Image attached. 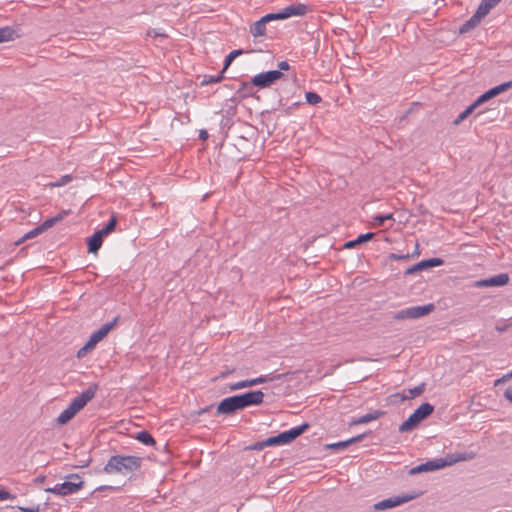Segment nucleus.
I'll use <instances>...</instances> for the list:
<instances>
[{
  "instance_id": "ddd939ff",
  "label": "nucleus",
  "mask_w": 512,
  "mask_h": 512,
  "mask_svg": "<svg viewBox=\"0 0 512 512\" xmlns=\"http://www.w3.org/2000/svg\"><path fill=\"white\" fill-rule=\"evenodd\" d=\"M443 263H444V261L441 258H430V259L422 260V261L414 264L413 266L409 267L405 271V274L411 275V274H414V273H417V272H420L423 270H427L429 268L441 266Z\"/></svg>"
},
{
  "instance_id": "aec40b11",
  "label": "nucleus",
  "mask_w": 512,
  "mask_h": 512,
  "mask_svg": "<svg viewBox=\"0 0 512 512\" xmlns=\"http://www.w3.org/2000/svg\"><path fill=\"white\" fill-rule=\"evenodd\" d=\"M18 37L19 35L12 27H0V43L13 41Z\"/></svg>"
},
{
  "instance_id": "5fc2aeb1",
  "label": "nucleus",
  "mask_w": 512,
  "mask_h": 512,
  "mask_svg": "<svg viewBox=\"0 0 512 512\" xmlns=\"http://www.w3.org/2000/svg\"><path fill=\"white\" fill-rule=\"evenodd\" d=\"M199 137H200L201 139H206V138L208 137V133H207V131H206V130H201V131H200V134H199Z\"/></svg>"
},
{
  "instance_id": "6e6552de",
  "label": "nucleus",
  "mask_w": 512,
  "mask_h": 512,
  "mask_svg": "<svg viewBox=\"0 0 512 512\" xmlns=\"http://www.w3.org/2000/svg\"><path fill=\"white\" fill-rule=\"evenodd\" d=\"M96 391V385L89 386L86 390H84L80 395L76 396L71 401L69 407H71L74 412L78 413L95 396Z\"/></svg>"
},
{
  "instance_id": "0eeeda50",
  "label": "nucleus",
  "mask_w": 512,
  "mask_h": 512,
  "mask_svg": "<svg viewBox=\"0 0 512 512\" xmlns=\"http://www.w3.org/2000/svg\"><path fill=\"white\" fill-rule=\"evenodd\" d=\"M282 77L283 73L281 71L270 70L255 75L252 78V83L259 88H267Z\"/></svg>"
},
{
  "instance_id": "864d4df0",
  "label": "nucleus",
  "mask_w": 512,
  "mask_h": 512,
  "mask_svg": "<svg viewBox=\"0 0 512 512\" xmlns=\"http://www.w3.org/2000/svg\"><path fill=\"white\" fill-rule=\"evenodd\" d=\"M45 478H46L45 476L40 475V476H38V477H36V478L34 479V482H35V483H43V482L45 481Z\"/></svg>"
},
{
  "instance_id": "6ab92c4d",
  "label": "nucleus",
  "mask_w": 512,
  "mask_h": 512,
  "mask_svg": "<svg viewBox=\"0 0 512 512\" xmlns=\"http://www.w3.org/2000/svg\"><path fill=\"white\" fill-rule=\"evenodd\" d=\"M364 437H365V434H361V435L352 437L345 441H340V442L329 444V445H327V448L332 449V450H341V449L348 447L350 444L361 441Z\"/></svg>"
},
{
  "instance_id": "de8ad7c7",
  "label": "nucleus",
  "mask_w": 512,
  "mask_h": 512,
  "mask_svg": "<svg viewBox=\"0 0 512 512\" xmlns=\"http://www.w3.org/2000/svg\"><path fill=\"white\" fill-rule=\"evenodd\" d=\"M66 478H67V481H72V482L82 481L81 477L78 474H69Z\"/></svg>"
},
{
  "instance_id": "3c124183",
  "label": "nucleus",
  "mask_w": 512,
  "mask_h": 512,
  "mask_svg": "<svg viewBox=\"0 0 512 512\" xmlns=\"http://www.w3.org/2000/svg\"><path fill=\"white\" fill-rule=\"evenodd\" d=\"M298 105H299V102H295V103H293L291 106L287 107V108L284 110L285 114H286V115H290V114H291V112H292L293 107H296V106H298Z\"/></svg>"
},
{
  "instance_id": "2f4dec72",
  "label": "nucleus",
  "mask_w": 512,
  "mask_h": 512,
  "mask_svg": "<svg viewBox=\"0 0 512 512\" xmlns=\"http://www.w3.org/2000/svg\"><path fill=\"white\" fill-rule=\"evenodd\" d=\"M425 384L422 383L414 388L408 390V395L404 397V399H413L424 392Z\"/></svg>"
},
{
  "instance_id": "ea45409f",
  "label": "nucleus",
  "mask_w": 512,
  "mask_h": 512,
  "mask_svg": "<svg viewBox=\"0 0 512 512\" xmlns=\"http://www.w3.org/2000/svg\"><path fill=\"white\" fill-rule=\"evenodd\" d=\"M116 224H117V219H116V217H115V216H112V217L110 218V220L108 221V223L105 225V227H104V228L106 229V231H108L109 233H111V232L115 229Z\"/></svg>"
},
{
  "instance_id": "79ce46f5",
  "label": "nucleus",
  "mask_w": 512,
  "mask_h": 512,
  "mask_svg": "<svg viewBox=\"0 0 512 512\" xmlns=\"http://www.w3.org/2000/svg\"><path fill=\"white\" fill-rule=\"evenodd\" d=\"M14 498H15V496L12 495L10 492L0 489V501L14 499Z\"/></svg>"
},
{
  "instance_id": "b1692460",
  "label": "nucleus",
  "mask_w": 512,
  "mask_h": 512,
  "mask_svg": "<svg viewBox=\"0 0 512 512\" xmlns=\"http://www.w3.org/2000/svg\"><path fill=\"white\" fill-rule=\"evenodd\" d=\"M255 85L252 83V81L249 83V82H243L239 89L237 90V93L239 94L240 97L242 98H245V97H250L254 94V90H253V87Z\"/></svg>"
},
{
  "instance_id": "e433bc0d",
  "label": "nucleus",
  "mask_w": 512,
  "mask_h": 512,
  "mask_svg": "<svg viewBox=\"0 0 512 512\" xmlns=\"http://www.w3.org/2000/svg\"><path fill=\"white\" fill-rule=\"evenodd\" d=\"M72 180V177L70 175H64L61 177V179L57 182L50 183L51 187H60L66 185L68 182Z\"/></svg>"
},
{
  "instance_id": "c85d7f7f",
  "label": "nucleus",
  "mask_w": 512,
  "mask_h": 512,
  "mask_svg": "<svg viewBox=\"0 0 512 512\" xmlns=\"http://www.w3.org/2000/svg\"><path fill=\"white\" fill-rule=\"evenodd\" d=\"M66 214H67V211H63L62 213H59L55 217H52V218H49V219L45 220L41 224V227H42L43 231H45V230L51 228L52 226H54L57 222L62 220L64 215H66Z\"/></svg>"
},
{
  "instance_id": "f03ea898",
  "label": "nucleus",
  "mask_w": 512,
  "mask_h": 512,
  "mask_svg": "<svg viewBox=\"0 0 512 512\" xmlns=\"http://www.w3.org/2000/svg\"><path fill=\"white\" fill-rule=\"evenodd\" d=\"M475 456L476 455L474 452H468V451L450 453V454H447L443 458L432 459L425 463L417 465V466L411 468L409 473L411 475H414V474H418V473H422V472L435 471L438 469H442L446 466H451L458 462L472 460L475 458Z\"/></svg>"
},
{
  "instance_id": "9d476101",
  "label": "nucleus",
  "mask_w": 512,
  "mask_h": 512,
  "mask_svg": "<svg viewBox=\"0 0 512 512\" xmlns=\"http://www.w3.org/2000/svg\"><path fill=\"white\" fill-rule=\"evenodd\" d=\"M414 496L412 495H404V496H394L390 497L384 500H381L374 504V509L377 511H382L390 508H394L396 506H399L403 503H406L410 500H412Z\"/></svg>"
},
{
  "instance_id": "412c9836",
  "label": "nucleus",
  "mask_w": 512,
  "mask_h": 512,
  "mask_svg": "<svg viewBox=\"0 0 512 512\" xmlns=\"http://www.w3.org/2000/svg\"><path fill=\"white\" fill-rule=\"evenodd\" d=\"M501 0H482L477 8L479 14L486 17L489 12L496 7Z\"/></svg>"
},
{
  "instance_id": "f3484780",
  "label": "nucleus",
  "mask_w": 512,
  "mask_h": 512,
  "mask_svg": "<svg viewBox=\"0 0 512 512\" xmlns=\"http://www.w3.org/2000/svg\"><path fill=\"white\" fill-rule=\"evenodd\" d=\"M84 486V481L72 482V481H64L60 483V488L63 491V497L67 495H71L77 493Z\"/></svg>"
},
{
  "instance_id": "393cba45",
  "label": "nucleus",
  "mask_w": 512,
  "mask_h": 512,
  "mask_svg": "<svg viewBox=\"0 0 512 512\" xmlns=\"http://www.w3.org/2000/svg\"><path fill=\"white\" fill-rule=\"evenodd\" d=\"M77 413L71 407L64 409L58 416L57 422L61 425L68 423Z\"/></svg>"
},
{
  "instance_id": "7c9ffc66",
  "label": "nucleus",
  "mask_w": 512,
  "mask_h": 512,
  "mask_svg": "<svg viewBox=\"0 0 512 512\" xmlns=\"http://www.w3.org/2000/svg\"><path fill=\"white\" fill-rule=\"evenodd\" d=\"M244 51L242 49H238V50H233L231 51L225 58L224 60V67H223V71H225L230 65L231 63L234 61V59L243 54Z\"/></svg>"
},
{
  "instance_id": "4468645a",
  "label": "nucleus",
  "mask_w": 512,
  "mask_h": 512,
  "mask_svg": "<svg viewBox=\"0 0 512 512\" xmlns=\"http://www.w3.org/2000/svg\"><path fill=\"white\" fill-rule=\"evenodd\" d=\"M272 20H276L273 13L266 14L250 27V33L254 37L264 36L266 34V24Z\"/></svg>"
},
{
  "instance_id": "603ef678",
  "label": "nucleus",
  "mask_w": 512,
  "mask_h": 512,
  "mask_svg": "<svg viewBox=\"0 0 512 512\" xmlns=\"http://www.w3.org/2000/svg\"><path fill=\"white\" fill-rule=\"evenodd\" d=\"M97 343H98V342L93 341V339H92V338H91V336H90V337H89V340L87 341V343H86V344H87V345L90 347V349L92 350V349L96 346V344H97Z\"/></svg>"
},
{
  "instance_id": "20e7f679",
  "label": "nucleus",
  "mask_w": 512,
  "mask_h": 512,
  "mask_svg": "<svg viewBox=\"0 0 512 512\" xmlns=\"http://www.w3.org/2000/svg\"><path fill=\"white\" fill-rule=\"evenodd\" d=\"M309 425L307 423H303L299 426L293 427L290 430L279 433L276 436L269 437L264 441L256 444L255 448L262 449L264 447L269 446H278V445H286L291 443L297 437H299L302 433H304L308 429Z\"/></svg>"
},
{
  "instance_id": "4c0bfd02",
  "label": "nucleus",
  "mask_w": 512,
  "mask_h": 512,
  "mask_svg": "<svg viewBox=\"0 0 512 512\" xmlns=\"http://www.w3.org/2000/svg\"><path fill=\"white\" fill-rule=\"evenodd\" d=\"M45 492L52 493V494H55V495L63 497V491L60 488V483L56 484L53 487L45 488Z\"/></svg>"
},
{
  "instance_id": "c9c22d12",
  "label": "nucleus",
  "mask_w": 512,
  "mask_h": 512,
  "mask_svg": "<svg viewBox=\"0 0 512 512\" xmlns=\"http://www.w3.org/2000/svg\"><path fill=\"white\" fill-rule=\"evenodd\" d=\"M492 99V96H491V93L490 91H486L484 92L482 95H480L473 103L472 105L474 106V108L476 109L477 107H479L480 105H482L483 103L487 102L488 100Z\"/></svg>"
},
{
  "instance_id": "2eb2a0df",
  "label": "nucleus",
  "mask_w": 512,
  "mask_h": 512,
  "mask_svg": "<svg viewBox=\"0 0 512 512\" xmlns=\"http://www.w3.org/2000/svg\"><path fill=\"white\" fill-rule=\"evenodd\" d=\"M483 18L485 17L482 14H479V12L476 10V12L460 26L459 32L461 34L469 32L470 30L477 27Z\"/></svg>"
},
{
  "instance_id": "f704fd0d",
  "label": "nucleus",
  "mask_w": 512,
  "mask_h": 512,
  "mask_svg": "<svg viewBox=\"0 0 512 512\" xmlns=\"http://www.w3.org/2000/svg\"><path fill=\"white\" fill-rule=\"evenodd\" d=\"M475 110L474 106L471 104L469 105L464 111H462L457 118L454 120V124L458 125L460 124L464 119H466L473 111Z\"/></svg>"
},
{
  "instance_id": "1a4fd4ad",
  "label": "nucleus",
  "mask_w": 512,
  "mask_h": 512,
  "mask_svg": "<svg viewBox=\"0 0 512 512\" xmlns=\"http://www.w3.org/2000/svg\"><path fill=\"white\" fill-rule=\"evenodd\" d=\"M275 378H279V376H272V374L261 375V376H259L257 378H254V379L242 380V381H238L236 383H233V384H231L229 386V390L230 391H236V390L244 389V388H247V387H252V386H255V385H258V384H262V383H267V382L273 381Z\"/></svg>"
},
{
  "instance_id": "f257e3e1",
  "label": "nucleus",
  "mask_w": 512,
  "mask_h": 512,
  "mask_svg": "<svg viewBox=\"0 0 512 512\" xmlns=\"http://www.w3.org/2000/svg\"><path fill=\"white\" fill-rule=\"evenodd\" d=\"M264 393L261 390L249 391L240 395L224 398L217 406V414H233L234 412L263 402Z\"/></svg>"
},
{
  "instance_id": "09e8293b",
  "label": "nucleus",
  "mask_w": 512,
  "mask_h": 512,
  "mask_svg": "<svg viewBox=\"0 0 512 512\" xmlns=\"http://www.w3.org/2000/svg\"><path fill=\"white\" fill-rule=\"evenodd\" d=\"M504 397L510 402L512 403V387H508L505 391H504Z\"/></svg>"
},
{
  "instance_id": "f8f14e48",
  "label": "nucleus",
  "mask_w": 512,
  "mask_h": 512,
  "mask_svg": "<svg viewBox=\"0 0 512 512\" xmlns=\"http://www.w3.org/2000/svg\"><path fill=\"white\" fill-rule=\"evenodd\" d=\"M307 12V6L305 4L289 5L278 13H273L276 20L287 19L292 16H302Z\"/></svg>"
},
{
  "instance_id": "a878e982",
  "label": "nucleus",
  "mask_w": 512,
  "mask_h": 512,
  "mask_svg": "<svg viewBox=\"0 0 512 512\" xmlns=\"http://www.w3.org/2000/svg\"><path fill=\"white\" fill-rule=\"evenodd\" d=\"M512 88V80L499 84L489 89L492 98Z\"/></svg>"
},
{
  "instance_id": "a19ab883",
  "label": "nucleus",
  "mask_w": 512,
  "mask_h": 512,
  "mask_svg": "<svg viewBox=\"0 0 512 512\" xmlns=\"http://www.w3.org/2000/svg\"><path fill=\"white\" fill-rule=\"evenodd\" d=\"M389 258L393 259V260H406V259L410 258V255L408 253L407 254L391 253L389 255Z\"/></svg>"
},
{
  "instance_id": "423d86ee",
  "label": "nucleus",
  "mask_w": 512,
  "mask_h": 512,
  "mask_svg": "<svg viewBox=\"0 0 512 512\" xmlns=\"http://www.w3.org/2000/svg\"><path fill=\"white\" fill-rule=\"evenodd\" d=\"M434 309L433 304L423 306H412L399 310L393 314L395 320L401 321L406 319H419L429 314Z\"/></svg>"
},
{
  "instance_id": "c03bdc74",
  "label": "nucleus",
  "mask_w": 512,
  "mask_h": 512,
  "mask_svg": "<svg viewBox=\"0 0 512 512\" xmlns=\"http://www.w3.org/2000/svg\"><path fill=\"white\" fill-rule=\"evenodd\" d=\"M512 378V370L495 381V385L506 382Z\"/></svg>"
},
{
  "instance_id": "7ed1b4c3",
  "label": "nucleus",
  "mask_w": 512,
  "mask_h": 512,
  "mask_svg": "<svg viewBox=\"0 0 512 512\" xmlns=\"http://www.w3.org/2000/svg\"><path fill=\"white\" fill-rule=\"evenodd\" d=\"M141 458L132 455H114L109 458L105 464L103 471L106 474H123L132 473L141 467Z\"/></svg>"
},
{
  "instance_id": "5701e85b",
  "label": "nucleus",
  "mask_w": 512,
  "mask_h": 512,
  "mask_svg": "<svg viewBox=\"0 0 512 512\" xmlns=\"http://www.w3.org/2000/svg\"><path fill=\"white\" fill-rule=\"evenodd\" d=\"M102 243L103 240L101 239L100 235L93 233V235L88 238V251L96 253L102 246Z\"/></svg>"
},
{
  "instance_id": "9b49d317",
  "label": "nucleus",
  "mask_w": 512,
  "mask_h": 512,
  "mask_svg": "<svg viewBox=\"0 0 512 512\" xmlns=\"http://www.w3.org/2000/svg\"><path fill=\"white\" fill-rule=\"evenodd\" d=\"M509 282V275L507 273H501L489 278L481 279L475 282L474 286L477 288L483 287H501Z\"/></svg>"
},
{
  "instance_id": "37998d69",
  "label": "nucleus",
  "mask_w": 512,
  "mask_h": 512,
  "mask_svg": "<svg viewBox=\"0 0 512 512\" xmlns=\"http://www.w3.org/2000/svg\"><path fill=\"white\" fill-rule=\"evenodd\" d=\"M90 347L85 344L82 348H80L77 352V357L78 358H83L84 356H86V354L88 353V351H90Z\"/></svg>"
},
{
  "instance_id": "dca6fc26",
  "label": "nucleus",
  "mask_w": 512,
  "mask_h": 512,
  "mask_svg": "<svg viewBox=\"0 0 512 512\" xmlns=\"http://www.w3.org/2000/svg\"><path fill=\"white\" fill-rule=\"evenodd\" d=\"M117 322V318L113 319L111 322L105 323L102 325L98 330L94 331L90 336L93 339V341L100 342L113 327L115 326Z\"/></svg>"
},
{
  "instance_id": "a18cd8bd",
  "label": "nucleus",
  "mask_w": 512,
  "mask_h": 512,
  "mask_svg": "<svg viewBox=\"0 0 512 512\" xmlns=\"http://www.w3.org/2000/svg\"><path fill=\"white\" fill-rule=\"evenodd\" d=\"M19 510L22 512H40L39 506L19 507Z\"/></svg>"
},
{
  "instance_id": "473e14b6",
  "label": "nucleus",
  "mask_w": 512,
  "mask_h": 512,
  "mask_svg": "<svg viewBox=\"0 0 512 512\" xmlns=\"http://www.w3.org/2000/svg\"><path fill=\"white\" fill-rule=\"evenodd\" d=\"M386 220H393V214L392 213H388V214H385V215H376L372 219V224L374 226L380 227V226H382L384 224V222Z\"/></svg>"
},
{
  "instance_id": "8fccbe9b",
  "label": "nucleus",
  "mask_w": 512,
  "mask_h": 512,
  "mask_svg": "<svg viewBox=\"0 0 512 512\" xmlns=\"http://www.w3.org/2000/svg\"><path fill=\"white\" fill-rule=\"evenodd\" d=\"M95 233L99 234L102 240L104 239L105 236L110 234L108 231H106V229L104 227L102 229L96 231Z\"/></svg>"
},
{
  "instance_id": "cd10ccee",
  "label": "nucleus",
  "mask_w": 512,
  "mask_h": 512,
  "mask_svg": "<svg viewBox=\"0 0 512 512\" xmlns=\"http://www.w3.org/2000/svg\"><path fill=\"white\" fill-rule=\"evenodd\" d=\"M223 73H224V71L222 70L218 75H215V76L204 75L200 82V85L206 86V85L215 84V83L220 82L223 79Z\"/></svg>"
},
{
  "instance_id": "c756f323",
  "label": "nucleus",
  "mask_w": 512,
  "mask_h": 512,
  "mask_svg": "<svg viewBox=\"0 0 512 512\" xmlns=\"http://www.w3.org/2000/svg\"><path fill=\"white\" fill-rule=\"evenodd\" d=\"M136 439L147 446L155 444V440L153 439L151 434L145 430L138 432Z\"/></svg>"
},
{
  "instance_id": "58836bf2",
  "label": "nucleus",
  "mask_w": 512,
  "mask_h": 512,
  "mask_svg": "<svg viewBox=\"0 0 512 512\" xmlns=\"http://www.w3.org/2000/svg\"><path fill=\"white\" fill-rule=\"evenodd\" d=\"M42 232H44V231H43L41 225H39L38 227H36V228L32 229L31 231H29L28 233H26L24 235V239H31Z\"/></svg>"
},
{
  "instance_id": "bb28decb",
  "label": "nucleus",
  "mask_w": 512,
  "mask_h": 512,
  "mask_svg": "<svg viewBox=\"0 0 512 512\" xmlns=\"http://www.w3.org/2000/svg\"><path fill=\"white\" fill-rule=\"evenodd\" d=\"M512 88V80L499 84L489 89L492 98Z\"/></svg>"
},
{
  "instance_id": "4be33fe9",
  "label": "nucleus",
  "mask_w": 512,
  "mask_h": 512,
  "mask_svg": "<svg viewBox=\"0 0 512 512\" xmlns=\"http://www.w3.org/2000/svg\"><path fill=\"white\" fill-rule=\"evenodd\" d=\"M373 237H374V233H372V232H368V233H365V234H360L356 239L346 242L344 244V248L352 249L356 245L365 243V242L373 239Z\"/></svg>"
},
{
  "instance_id": "39448f33",
  "label": "nucleus",
  "mask_w": 512,
  "mask_h": 512,
  "mask_svg": "<svg viewBox=\"0 0 512 512\" xmlns=\"http://www.w3.org/2000/svg\"><path fill=\"white\" fill-rule=\"evenodd\" d=\"M434 411V406L430 403L421 404L400 426L399 432L405 433L414 429L422 420L431 415Z\"/></svg>"
},
{
  "instance_id": "49530a36",
  "label": "nucleus",
  "mask_w": 512,
  "mask_h": 512,
  "mask_svg": "<svg viewBox=\"0 0 512 512\" xmlns=\"http://www.w3.org/2000/svg\"><path fill=\"white\" fill-rule=\"evenodd\" d=\"M279 71H287L290 68V65L287 61H281L278 63Z\"/></svg>"
},
{
  "instance_id": "72a5a7b5",
  "label": "nucleus",
  "mask_w": 512,
  "mask_h": 512,
  "mask_svg": "<svg viewBox=\"0 0 512 512\" xmlns=\"http://www.w3.org/2000/svg\"><path fill=\"white\" fill-rule=\"evenodd\" d=\"M305 99H306V102L311 105H317L322 101L321 96L319 94H317L316 92H312V91L305 93Z\"/></svg>"
},
{
  "instance_id": "a211bd4d",
  "label": "nucleus",
  "mask_w": 512,
  "mask_h": 512,
  "mask_svg": "<svg viewBox=\"0 0 512 512\" xmlns=\"http://www.w3.org/2000/svg\"><path fill=\"white\" fill-rule=\"evenodd\" d=\"M384 415V412L381 410H375L373 412H369L357 419H354L351 421V425H360V424H366L371 421L379 419L381 416Z\"/></svg>"
}]
</instances>
